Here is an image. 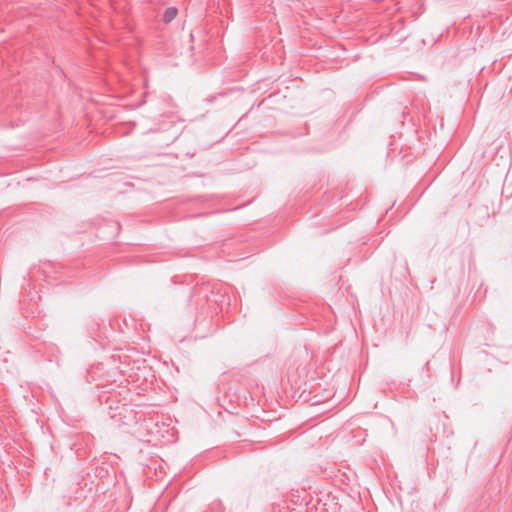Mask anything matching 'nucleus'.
Here are the masks:
<instances>
[{
    "label": "nucleus",
    "mask_w": 512,
    "mask_h": 512,
    "mask_svg": "<svg viewBox=\"0 0 512 512\" xmlns=\"http://www.w3.org/2000/svg\"><path fill=\"white\" fill-rule=\"evenodd\" d=\"M177 15V9L175 7H169L165 10L163 15L164 22L172 21Z\"/></svg>",
    "instance_id": "1"
}]
</instances>
